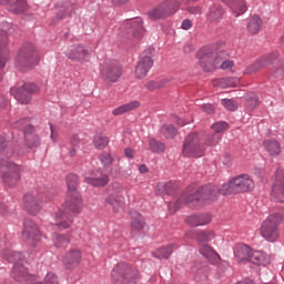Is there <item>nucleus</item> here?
<instances>
[{
    "label": "nucleus",
    "mask_w": 284,
    "mask_h": 284,
    "mask_svg": "<svg viewBox=\"0 0 284 284\" xmlns=\"http://www.w3.org/2000/svg\"><path fill=\"white\" fill-rule=\"evenodd\" d=\"M179 2L175 0H166L156 8L149 11V17L152 20H162L171 17L179 9Z\"/></svg>",
    "instance_id": "obj_13"
},
{
    "label": "nucleus",
    "mask_w": 284,
    "mask_h": 284,
    "mask_svg": "<svg viewBox=\"0 0 284 284\" xmlns=\"http://www.w3.org/2000/svg\"><path fill=\"white\" fill-rule=\"evenodd\" d=\"M222 104L225 106L226 110L234 112L239 109L237 102L235 100H222Z\"/></svg>",
    "instance_id": "obj_46"
},
{
    "label": "nucleus",
    "mask_w": 284,
    "mask_h": 284,
    "mask_svg": "<svg viewBox=\"0 0 284 284\" xmlns=\"http://www.w3.org/2000/svg\"><path fill=\"white\" fill-rule=\"evenodd\" d=\"M82 261L80 250H70L63 257V264L68 270L77 267Z\"/></svg>",
    "instance_id": "obj_20"
},
{
    "label": "nucleus",
    "mask_w": 284,
    "mask_h": 284,
    "mask_svg": "<svg viewBox=\"0 0 284 284\" xmlns=\"http://www.w3.org/2000/svg\"><path fill=\"white\" fill-rule=\"evenodd\" d=\"M263 26V21L258 16H253L248 20V26H246V29L248 30V33L251 34H257Z\"/></svg>",
    "instance_id": "obj_34"
},
{
    "label": "nucleus",
    "mask_w": 284,
    "mask_h": 284,
    "mask_svg": "<svg viewBox=\"0 0 284 284\" xmlns=\"http://www.w3.org/2000/svg\"><path fill=\"white\" fill-rule=\"evenodd\" d=\"M221 141V136L217 134L207 135L206 143L210 146H215Z\"/></svg>",
    "instance_id": "obj_50"
},
{
    "label": "nucleus",
    "mask_w": 284,
    "mask_h": 284,
    "mask_svg": "<svg viewBox=\"0 0 284 284\" xmlns=\"http://www.w3.org/2000/svg\"><path fill=\"white\" fill-rule=\"evenodd\" d=\"M278 58V52L273 51L270 54L262 57L261 59L256 60L252 63L246 70H244V74H252L255 73L271 64Z\"/></svg>",
    "instance_id": "obj_18"
},
{
    "label": "nucleus",
    "mask_w": 284,
    "mask_h": 284,
    "mask_svg": "<svg viewBox=\"0 0 284 284\" xmlns=\"http://www.w3.org/2000/svg\"><path fill=\"white\" fill-rule=\"evenodd\" d=\"M50 132H51L50 139H51L53 142H57L59 135H58V133L55 132V129H54V126H53L52 124H50Z\"/></svg>",
    "instance_id": "obj_56"
},
{
    "label": "nucleus",
    "mask_w": 284,
    "mask_h": 284,
    "mask_svg": "<svg viewBox=\"0 0 284 284\" xmlns=\"http://www.w3.org/2000/svg\"><path fill=\"white\" fill-rule=\"evenodd\" d=\"M79 143H80L79 136H78V135H73V136L71 138V145H72L73 148H77V146L79 145Z\"/></svg>",
    "instance_id": "obj_57"
},
{
    "label": "nucleus",
    "mask_w": 284,
    "mask_h": 284,
    "mask_svg": "<svg viewBox=\"0 0 284 284\" xmlns=\"http://www.w3.org/2000/svg\"><path fill=\"white\" fill-rule=\"evenodd\" d=\"M225 3H229V0H223ZM231 11L235 14V18L243 16L247 11V6L245 0H232Z\"/></svg>",
    "instance_id": "obj_28"
},
{
    "label": "nucleus",
    "mask_w": 284,
    "mask_h": 284,
    "mask_svg": "<svg viewBox=\"0 0 284 284\" xmlns=\"http://www.w3.org/2000/svg\"><path fill=\"white\" fill-rule=\"evenodd\" d=\"M202 109L209 114H213L215 112V106H213V104H203Z\"/></svg>",
    "instance_id": "obj_54"
},
{
    "label": "nucleus",
    "mask_w": 284,
    "mask_h": 284,
    "mask_svg": "<svg viewBox=\"0 0 284 284\" xmlns=\"http://www.w3.org/2000/svg\"><path fill=\"white\" fill-rule=\"evenodd\" d=\"M95 149L102 150L109 145V139L103 135H97L93 140Z\"/></svg>",
    "instance_id": "obj_41"
},
{
    "label": "nucleus",
    "mask_w": 284,
    "mask_h": 284,
    "mask_svg": "<svg viewBox=\"0 0 284 284\" xmlns=\"http://www.w3.org/2000/svg\"><path fill=\"white\" fill-rule=\"evenodd\" d=\"M160 189H164L166 194H170L173 190V184L171 182L160 183Z\"/></svg>",
    "instance_id": "obj_52"
},
{
    "label": "nucleus",
    "mask_w": 284,
    "mask_h": 284,
    "mask_svg": "<svg viewBox=\"0 0 284 284\" xmlns=\"http://www.w3.org/2000/svg\"><path fill=\"white\" fill-rule=\"evenodd\" d=\"M8 10L14 14H21L28 10V4L24 0H19L13 3H11V0H9Z\"/></svg>",
    "instance_id": "obj_35"
},
{
    "label": "nucleus",
    "mask_w": 284,
    "mask_h": 284,
    "mask_svg": "<svg viewBox=\"0 0 284 284\" xmlns=\"http://www.w3.org/2000/svg\"><path fill=\"white\" fill-rule=\"evenodd\" d=\"M145 229V219L139 212L131 213V230L133 232H141Z\"/></svg>",
    "instance_id": "obj_26"
},
{
    "label": "nucleus",
    "mask_w": 284,
    "mask_h": 284,
    "mask_svg": "<svg viewBox=\"0 0 284 284\" xmlns=\"http://www.w3.org/2000/svg\"><path fill=\"white\" fill-rule=\"evenodd\" d=\"M184 51H185L186 53H190V52L194 51V45H193L192 43L186 44V45L184 47Z\"/></svg>",
    "instance_id": "obj_60"
},
{
    "label": "nucleus",
    "mask_w": 284,
    "mask_h": 284,
    "mask_svg": "<svg viewBox=\"0 0 284 284\" xmlns=\"http://www.w3.org/2000/svg\"><path fill=\"white\" fill-rule=\"evenodd\" d=\"M192 27V22L190 20H184L183 23H182V29L183 30H190Z\"/></svg>",
    "instance_id": "obj_58"
},
{
    "label": "nucleus",
    "mask_w": 284,
    "mask_h": 284,
    "mask_svg": "<svg viewBox=\"0 0 284 284\" xmlns=\"http://www.w3.org/2000/svg\"><path fill=\"white\" fill-rule=\"evenodd\" d=\"M40 60L41 57L36 50V47L32 43H27L20 48L17 65L19 69L31 70L40 62Z\"/></svg>",
    "instance_id": "obj_7"
},
{
    "label": "nucleus",
    "mask_w": 284,
    "mask_h": 284,
    "mask_svg": "<svg viewBox=\"0 0 284 284\" xmlns=\"http://www.w3.org/2000/svg\"><path fill=\"white\" fill-rule=\"evenodd\" d=\"M24 141H27V146L31 149L40 145V138L31 125L24 129Z\"/></svg>",
    "instance_id": "obj_25"
},
{
    "label": "nucleus",
    "mask_w": 284,
    "mask_h": 284,
    "mask_svg": "<svg viewBox=\"0 0 284 284\" xmlns=\"http://www.w3.org/2000/svg\"><path fill=\"white\" fill-rule=\"evenodd\" d=\"M115 192L108 195L104 200L105 205H109L114 214H121L125 210V196L122 194L125 187L120 183H113Z\"/></svg>",
    "instance_id": "obj_12"
},
{
    "label": "nucleus",
    "mask_w": 284,
    "mask_h": 284,
    "mask_svg": "<svg viewBox=\"0 0 284 284\" xmlns=\"http://www.w3.org/2000/svg\"><path fill=\"white\" fill-rule=\"evenodd\" d=\"M236 284H254V283H253V281H252V280L246 278V280H244V281H240V282H237Z\"/></svg>",
    "instance_id": "obj_63"
},
{
    "label": "nucleus",
    "mask_w": 284,
    "mask_h": 284,
    "mask_svg": "<svg viewBox=\"0 0 284 284\" xmlns=\"http://www.w3.org/2000/svg\"><path fill=\"white\" fill-rule=\"evenodd\" d=\"M229 128V124L225 122H219L212 125V129L216 132V133H222L224 132L226 129Z\"/></svg>",
    "instance_id": "obj_51"
},
{
    "label": "nucleus",
    "mask_w": 284,
    "mask_h": 284,
    "mask_svg": "<svg viewBox=\"0 0 284 284\" xmlns=\"http://www.w3.org/2000/svg\"><path fill=\"white\" fill-rule=\"evenodd\" d=\"M215 239L213 231H201L197 233V241L201 243L211 242Z\"/></svg>",
    "instance_id": "obj_40"
},
{
    "label": "nucleus",
    "mask_w": 284,
    "mask_h": 284,
    "mask_svg": "<svg viewBox=\"0 0 284 284\" xmlns=\"http://www.w3.org/2000/svg\"><path fill=\"white\" fill-rule=\"evenodd\" d=\"M109 181L110 179L108 175H102L100 178H85V182L93 186H104Z\"/></svg>",
    "instance_id": "obj_39"
},
{
    "label": "nucleus",
    "mask_w": 284,
    "mask_h": 284,
    "mask_svg": "<svg viewBox=\"0 0 284 284\" xmlns=\"http://www.w3.org/2000/svg\"><path fill=\"white\" fill-rule=\"evenodd\" d=\"M212 221L210 213H202L199 215H191L186 219V224L192 227L205 226L209 225Z\"/></svg>",
    "instance_id": "obj_22"
},
{
    "label": "nucleus",
    "mask_w": 284,
    "mask_h": 284,
    "mask_svg": "<svg viewBox=\"0 0 284 284\" xmlns=\"http://www.w3.org/2000/svg\"><path fill=\"white\" fill-rule=\"evenodd\" d=\"M224 14V10L219 4H213L207 13V19L211 23H219Z\"/></svg>",
    "instance_id": "obj_30"
},
{
    "label": "nucleus",
    "mask_w": 284,
    "mask_h": 284,
    "mask_svg": "<svg viewBox=\"0 0 284 284\" xmlns=\"http://www.w3.org/2000/svg\"><path fill=\"white\" fill-rule=\"evenodd\" d=\"M124 155L129 159H132V158H134V151L132 149H125Z\"/></svg>",
    "instance_id": "obj_59"
},
{
    "label": "nucleus",
    "mask_w": 284,
    "mask_h": 284,
    "mask_svg": "<svg viewBox=\"0 0 284 284\" xmlns=\"http://www.w3.org/2000/svg\"><path fill=\"white\" fill-rule=\"evenodd\" d=\"M141 104L136 101L133 102H128V104H122L121 106H116V109H114L112 111V114L114 116H120L122 114H125L130 111L136 110Z\"/></svg>",
    "instance_id": "obj_32"
},
{
    "label": "nucleus",
    "mask_w": 284,
    "mask_h": 284,
    "mask_svg": "<svg viewBox=\"0 0 284 284\" xmlns=\"http://www.w3.org/2000/svg\"><path fill=\"white\" fill-rule=\"evenodd\" d=\"M8 38L7 36H0V68H4L7 61L9 60V50L7 49Z\"/></svg>",
    "instance_id": "obj_29"
},
{
    "label": "nucleus",
    "mask_w": 284,
    "mask_h": 284,
    "mask_svg": "<svg viewBox=\"0 0 284 284\" xmlns=\"http://www.w3.org/2000/svg\"><path fill=\"white\" fill-rule=\"evenodd\" d=\"M132 28L138 29V32L134 31L135 37L141 36L143 33V21L141 19L134 21L133 24H132Z\"/></svg>",
    "instance_id": "obj_49"
},
{
    "label": "nucleus",
    "mask_w": 284,
    "mask_h": 284,
    "mask_svg": "<svg viewBox=\"0 0 284 284\" xmlns=\"http://www.w3.org/2000/svg\"><path fill=\"white\" fill-rule=\"evenodd\" d=\"M74 4L69 1L58 2L55 4V20L62 21L71 18L74 13Z\"/></svg>",
    "instance_id": "obj_19"
},
{
    "label": "nucleus",
    "mask_w": 284,
    "mask_h": 284,
    "mask_svg": "<svg viewBox=\"0 0 284 284\" xmlns=\"http://www.w3.org/2000/svg\"><path fill=\"white\" fill-rule=\"evenodd\" d=\"M200 64L205 72L214 71L219 65L222 70H231L234 61L229 59L225 50H211L200 57Z\"/></svg>",
    "instance_id": "obj_4"
},
{
    "label": "nucleus",
    "mask_w": 284,
    "mask_h": 284,
    "mask_svg": "<svg viewBox=\"0 0 284 284\" xmlns=\"http://www.w3.org/2000/svg\"><path fill=\"white\" fill-rule=\"evenodd\" d=\"M13 156V150L8 146V142L3 136H0V172L2 180L12 185L21 179L20 168L9 159Z\"/></svg>",
    "instance_id": "obj_3"
},
{
    "label": "nucleus",
    "mask_w": 284,
    "mask_h": 284,
    "mask_svg": "<svg viewBox=\"0 0 284 284\" xmlns=\"http://www.w3.org/2000/svg\"><path fill=\"white\" fill-rule=\"evenodd\" d=\"M200 253L205 257L212 265L221 264V256L219 253L209 244H203L200 246Z\"/></svg>",
    "instance_id": "obj_21"
},
{
    "label": "nucleus",
    "mask_w": 284,
    "mask_h": 284,
    "mask_svg": "<svg viewBox=\"0 0 284 284\" xmlns=\"http://www.w3.org/2000/svg\"><path fill=\"white\" fill-rule=\"evenodd\" d=\"M237 83H239L237 78H221V79L213 80V85L220 87L222 89L235 88Z\"/></svg>",
    "instance_id": "obj_33"
},
{
    "label": "nucleus",
    "mask_w": 284,
    "mask_h": 284,
    "mask_svg": "<svg viewBox=\"0 0 284 284\" xmlns=\"http://www.w3.org/2000/svg\"><path fill=\"white\" fill-rule=\"evenodd\" d=\"M12 275L17 282L21 283L31 282L29 284H59L58 276L54 273H47L42 283L40 281H37L34 275L28 274L27 268L19 263L14 264Z\"/></svg>",
    "instance_id": "obj_8"
},
{
    "label": "nucleus",
    "mask_w": 284,
    "mask_h": 284,
    "mask_svg": "<svg viewBox=\"0 0 284 284\" xmlns=\"http://www.w3.org/2000/svg\"><path fill=\"white\" fill-rule=\"evenodd\" d=\"M38 87L34 83H24L21 89H11V94L20 104H28L31 101V94L38 92Z\"/></svg>",
    "instance_id": "obj_17"
},
{
    "label": "nucleus",
    "mask_w": 284,
    "mask_h": 284,
    "mask_svg": "<svg viewBox=\"0 0 284 284\" xmlns=\"http://www.w3.org/2000/svg\"><path fill=\"white\" fill-rule=\"evenodd\" d=\"M139 171L140 173L145 174L148 172V168L145 166V164H142L140 165Z\"/></svg>",
    "instance_id": "obj_62"
},
{
    "label": "nucleus",
    "mask_w": 284,
    "mask_h": 284,
    "mask_svg": "<svg viewBox=\"0 0 284 284\" xmlns=\"http://www.w3.org/2000/svg\"><path fill=\"white\" fill-rule=\"evenodd\" d=\"M89 54V50L83 45L71 47L67 50V57L73 61L84 60Z\"/></svg>",
    "instance_id": "obj_23"
},
{
    "label": "nucleus",
    "mask_w": 284,
    "mask_h": 284,
    "mask_svg": "<svg viewBox=\"0 0 284 284\" xmlns=\"http://www.w3.org/2000/svg\"><path fill=\"white\" fill-rule=\"evenodd\" d=\"M154 54L153 48H148L142 53V57L135 64L134 74L138 80H142L146 77L151 68L153 67L152 55Z\"/></svg>",
    "instance_id": "obj_14"
},
{
    "label": "nucleus",
    "mask_w": 284,
    "mask_h": 284,
    "mask_svg": "<svg viewBox=\"0 0 284 284\" xmlns=\"http://www.w3.org/2000/svg\"><path fill=\"white\" fill-rule=\"evenodd\" d=\"M202 135L199 133L189 134L183 144L182 153L185 158H201L205 152V144L201 142Z\"/></svg>",
    "instance_id": "obj_10"
},
{
    "label": "nucleus",
    "mask_w": 284,
    "mask_h": 284,
    "mask_svg": "<svg viewBox=\"0 0 284 284\" xmlns=\"http://www.w3.org/2000/svg\"><path fill=\"white\" fill-rule=\"evenodd\" d=\"M258 105V98L256 95H252L251 98H248V100H246V109L248 111H253L254 109H256Z\"/></svg>",
    "instance_id": "obj_47"
},
{
    "label": "nucleus",
    "mask_w": 284,
    "mask_h": 284,
    "mask_svg": "<svg viewBox=\"0 0 284 284\" xmlns=\"http://www.w3.org/2000/svg\"><path fill=\"white\" fill-rule=\"evenodd\" d=\"M175 122H176L180 126H184V125L186 124L183 120H181V119H179V118H175Z\"/></svg>",
    "instance_id": "obj_64"
},
{
    "label": "nucleus",
    "mask_w": 284,
    "mask_h": 284,
    "mask_svg": "<svg viewBox=\"0 0 284 284\" xmlns=\"http://www.w3.org/2000/svg\"><path fill=\"white\" fill-rule=\"evenodd\" d=\"M281 222V214L270 215L261 225V236L270 243H275L280 237L278 226Z\"/></svg>",
    "instance_id": "obj_9"
},
{
    "label": "nucleus",
    "mask_w": 284,
    "mask_h": 284,
    "mask_svg": "<svg viewBox=\"0 0 284 284\" xmlns=\"http://www.w3.org/2000/svg\"><path fill=\"white\" fill-rule=\"evenodd\" d=\"M156 194L159 196H164V194H166L164 189H160V183L158 184Z\"/></svg>",
    "instance_id": "obj_61"
},
{
    "label": "nucleus",
    "mask_w": 284,
    "mask_h": 284,
    "mask_svg": "<svg viewBox=\"0 0 284 284\" xmlns=\"http://www.w3.org/2000/svg\"><path fill=\"white\" fill-rule=\"evenodd\" d=\"M111 276L116 284H130L139 276V270L128 263H119L112 270Z\"/></svg>",
    "instance_id": "obj_11"
},
{
    "label": "nucleus",
    "mask_w": 284,
    "mask_h": 284,
    "mask_svg": "<svg viewBox=\"0 0 284 284\" xmlns=\"http://www.w3.org/2000/svg\"><path fill=\"white\" fill-rule=\"evenodd\" d=\"M53 243L55 247H65L70 243V239L61 234L54 235Z\"/></svg>",
    "instance_id": "obj_42"
},
{
    "label": "nucleus",
    "mask_w": 284,
    "mask_h": 284,
    "mask_svg": "<svg viewBox=\"0 0 284 284\" xmlns=\"http://www.w3.org/2000/svg\"><path fill=\"white\" fill-rule=\"evenodd\" d=\"M150 150H151L152 152H154V153H161V152H163V151L165 150V146H164L163 143H161V142L154 140V139H152V140L150 141Z\"/></svg>",
    "instance_id": "obj_43"
},
{
    "label": "nucleus",
    "mask_w": 284,
    "mask_h": 284,
    "mask_svg": "<svg viewBox=\"0 0 284 284\" xmlns=\"http://www.w3.org/2000/svg\"><path fill=\"white\" fill-rule=\"evenodd\" d=\"M170 82V79L163 78L159 80H151L146 83L148 90H159L161 88H164Z\"/></svg>",
    "instance_id": "obj_38"
},
{
    "label": "nucleus",
    "mask_w": 284,
    "mask_h": 284,
    "mask_svg": "<svg viewBox=\"0 0 284 284\" xmlns=\"http://www.w3.org/2000/svg\"><path fill=\"white\" fill-rule=\"evenodd\" d=\"M24 210H27L29 214H39L41 211L39 199L32 194L24 195Z\"/></svg>",
    "instance_id": "obj_24"
},
{
    "label": "nucleus",
    "mask_w": 284,
    "mask_h": 284,
    "mask_svg": "<svg viewBox=\"0 0 284 284\" xmlns=\"http://www.w3.org/2000/svg\"><path fill=\"white\" fill-rule=\"evenodd\" d=\"M220 190L221 189H217L215 185L210 184L201 186L194 192L187 191L183 193L175 203H170L169 210L172 214H174V212L180 210L182 205H187V203H193V201H201V203H213V201H216L217 194H221Z\"/></svg>",
    "instance_id": "obj_2"
},
{
    "label": "nucleus",
    "mask_w": 284,
    "mask_h": 284,
    "mask_svg": "<svg viewBox=\"0 0 284 284\" xmlns=\"http://www.w3.org/2000/svg\"><path fill=\"white\" fill-rule=\"evenodd\" d=\"M79 184V178L75 174H69L67 176L68 195L79 193L77 187Z\"/></svg>",
    "instance_id": "obj_36"
},
{
    "label": "nucleus",
    "mask_w": 284,
    "mask_h": 284,
    "mask_svg": "<svg viewBox=\"0 0 284 284\" xmlns=\"http://www.w3.org/2000/svg\"><path fill=\"white\" fill-rule=\"evenodd\" d=\"M123 74L121 64L118 61H110L101 70V77L106 83H116Z\"/></svg>",
    "instance_id": "obj_15"
},
{
    "label": "nucleus",
    "mask_w": 284,
    "mask_h": 284,
    "mask_svg": "<svg viewBox=\"0 0 284 284\" xmlns=\"http://www.w3.org/2000/svg\"><path fill=\"white\" fill-rule=\"evenodd\" d=\"M179 248V245L175 243L169 244L166 246H162L160 248L156 250L155 252V257L162 260H169V257L171 256V254Z\"/></svg>",
    "instance_id": "obj_31"
},
{
    "label": "nucleus",
    "mask_w": 284,
    "mask_h": 284,
    "mask_svg": "<svg viewBox=\"0 0 284 284\" xmlns=\"http://www.w3.org/2000/svg\"><path fill=\"white\" fill-rule=\"evenodd\" d=\"M22 239L27 244L36 246L41 241V234L37 224L30 219L24 220V231H22Z\"/></svg>",
    "instance_id": "obj_16"
},
{
    "label": "nucleus",
    "mask_w": 284,
    "mask_h": 284,
    "mask_svg": "<svg viewBox=\"0 0 284 284\" xmlns=\"http://www.w3.org/2000/svg\"><path fill=\"white\" fill-rule=\"evenodd\" d=\"M3 257H6L9 262H14L20 260L21 254L18 252H12L11 250H6L3 253Z\"/></svg>",
    "instance_id": "obj_45"
},
{
    "label": "nucleus",
    "mask_w": 284,
    "mask_h": 284,
    "mask_svg": "<svg viewBox=\"0 0 284 284\" xmlns=\"http://www.w3.org/2000/svg\"><path fill=\"white\" fill-rule=\"evenodd\" d=\"M272 196H274V199L278 201H282L281 196H284V176L282 180L281 179L276 180L272 189Z\"/></svg>",
    "instance_id": "obj_37"
},
{
    "label": "nucleus",
    "mask_w": 284,
    "mask_h": 284,
    "mask_svg": "<svg viewBox=\"0 0 284 284\" xmlns=\"http://www.w3.org/2000/svg\"><path fill=\"white\" fill-rule=\"evenodd\" d=\"M69 199L61 205V207L55 212L54 225L58 230H68L73 225L72 214H81L83 210V200L80 193H74L68 195Z\"/></svg>",
    "instance_id": "obj_1"
},
{
    "label": "nucleus",
    "mask_w": 284,
    "mask_h": 284,
    "mask_svg": "<svg viewBox=\"0 0 284 284\" xmlns=\"http://www.w3.org/2000/svg\"><path fill=\"white\" fill-rule=\"evenodd\" d=\"M161 132L168 139H173L176 135V130L173 125H163Z\"/></svg>",
    "instance_id": "obj_44"
},
{
    "label": "nucleus",
    "mask_w": 284,
    "mask_h": 284,
    "mask_svg": "<svg viewBox=\"0 0 284 284\" xmlns=\"http://www.w3.org/2000/svg\"><path fill=\"white\" fill-rule=\"evenodd\" d=\"M254 189V181L247 174L237 175L224 183L220 190L223 196L248 192Z\"/></svg>",
    "instance_id": "obj_6"
},
{
    "label": "nucleus",
    "mask_w": 284,
    "mask_h": 284,
    "mask_svg": "<svg viewBox=\"0 0 284 284\" xmlns=\"http://www.w3.org/2000/svg\"><path fill=\"white\" fill-rule=\"evenodd\" d=\"M263 148L266 150V152L271 156H278L282 152L281 144L276 140L263 141Z\"/></svg>",
    "instance_id": "obj_27"
},
{
    "label": "nucleus",
    "mask_w": 284,
    "mask_h": 284,
    "mask_svg": "<svg viewBox=\"0 0 284 284\" xmlns=\"http://www.w3.org/2000/svg\"><path fill=\"white\" fill-rule=\"evenodd\" d=\"M235 258L240 263L251 262L254 265L267 266L271 264V257L261 251L252 252V248L246 244L235 245Z\"/></svg>",
    "instance_id": "obj_5"
},
{
    "label": "nucleus",
    "mask_w": 284,
    "mask_h": 284,
    "mask_svg": "<svg viewBox=\"0 0 284 284\" xmlns=\"http://www.w3.org/2000/svg\"><path fill=\"white\" fill-rule=\"evenodd\" d=\"M9 105V101L4 95H0V111L4 110Z\"/></svg>",
    "instance_id": "obj_55"
},
{
    "label": "nucleus",
    "mask_w": 284,
    "mask_h": 284,
    "mask_svg": "<svg viewBox=\"0 0 284 284\" xmlns=\"http://www.w3.org/2000/svg\"><path fill=\"white\" fill-rule=\"evenodd\" d=\"M99 159H100L101 163L105 166L111 165L114 161L112 155L109 153H102Z\"/></svg>",
    "instance_id": "obj_48"
},
{
    "label": "nucleus",
    "mask_w": 284,
    "mask_h": 284,
    "mask_svg": "<svg viewBox=\"0 0 284 284\" xmlns=\"http://www.w3.org/2000/svg\"><path fill=\"white\" fill-rule=\"evenodd\" d=\"M189 12L193 16H201L202 14V8L201 7H190Z\"/></svg>",
    "instance_id": "obj_53"
}]
</instances>
